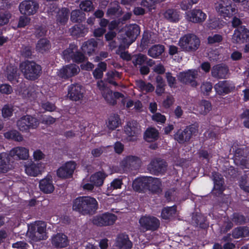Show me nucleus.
<instances>
[{"mask_svg":"<svg viewBox=\"0 0 249 249\" xmlns=\"http://www.w3.org/2000/svg\"><path fill=\"white\" fill-rule=\"evenodd\" d=\"M98 203L95 198L90 196H80L72 202V209L82 214H93L98 209Z\"/></svg>","mask_w":249,"mask_h":249,"instance_id":"1","label":"nucleus"},{"mask_svg":"<svg viewBox=\"0 0 249 249\" xmlns=\"http://www.w3.org/2000/svg\"><path fill=\"white\" fill-rule=\"evenodd\" d=\"M46 225L42 221H36L28 226L26 233L27 238L31 242H35L48 238L46 233Z\"/></svg>","mask_w":249,"mask_h":249,"instance_id":"2","label":"nucleus"},{"mask_svg":"<svg viewBox=\"0 0 249 249\" xmlns=\"http://www.w3.org/2000/svg\"><path fill=\"white\" fill-rule=\"evenodd\" d=\"M122 32L124 33L125 36L119 38L121 40V46L125 49L135 41L140 33V29L138 25L132 24L126 25Z\"/></svg>","mask_w":249,"mask_h":249,"instance_id":"3","label":"nucleus"},{"mask_svg":"<svg viewBox=\"0 0 249 249\" xmlns=\"http://www.w3.org/2000/svg\"><path fill=\"white\" fill-rule=\"evenodd\" d=\"M20 69L24 77L29 80H34L39 76L41 67L33 61H25L20 65Z\"/></svg>","mask_w":249,"mask_h":249,"instance_id":"4","label":"nucleus"},{"mask_svg":"<svg viewBox=\"0 0 249 249\" xmlns=\"http://www.w3.org/2000/svg\"><path fill=\"white\" fill-rule=\"evenodd\" d=\"M178 44L183 51H195L199 46L200 40L195 35L189 34L182 36Z\"/></svg>","mask_w":249,"mask_h":249,"instance_id":"5","label":"nucleus"},{"mask_svg":"<svg viewBox=\"0 0 249 249\" xmlns=\"http://www.w3.org/2000/svg\"><path fill=\"white\" fill-rule=\"evenodd\" d=\"M117 219V217L114 214L107 212L95 215L92 222L98 226H107L113 225Z\"/></svg>","mask_w":249,"mask_h":249,"instance_id":"6","label":"nucleus"},{"mask_svg":"<svg viewBox=\"0 0 249 249\" xmlns=\"http://www.w3.org/2000/svg\"><path fill=\"white\" fill-rule=\"evenodd\" d=\"M38 125L37 119L29 115L22 117L17 122L18 129L22 132H27L30 129H35Z\"/></svg>","mask_w":249,"mask_h":249,"instance_id":"7","label":"nucleus"},{"mask_svg":"<svg viewBox=\"0 0 249 249\" xmlns=\"http://www.w3.org/2000/svg\"><path fill=\"white\" fill-rule=\"evenodd\" d=\"M63 56L68 61L71 59L77 63H82L86 59L83 54L77 51V47L74 44H70L69 48L63 52Z\"/></svg>","mask_w":249,"mask_h":249,"instance_id":"8","label":"nucleus"},{"mask_svg":"<svg viewBox=\"0 0 249 249\" xmlns=\"http://www.w3.org/2000/svg\"><path fill=\"white\" fill-rule=\"evenodd\" d=\"M97 85L103 97L110 104H115L116 103L115 98L122 97V94L119 92H115L113 94L111 90L107 87L105 82L102 80L99 81Z\"/></svg>","mask_w":249,"mask_h":249,"instance_id":"9","label":"nucleus"},{"mask_svg":"<svg viewBox=\"0 0 249 249\" xmlns=\"http://www.w3.org/2000/svg\"><path fill=\"white\" fill-rule=\"evenodd\" d=\"M25 173L31 177H37L42 174L44 169V164L42 162L35 163L33 161L26 162L24 165Z\"/></svg>","mask_w":249,"mask_h":249,"instance_id":"10","label":"nucleus"},{"mask_svg":"<svg viewBox=\"0 0 249 249\" xmlns=\"http://www.w3.org/2000/svg\"><path fill=\"white\" fill-rule=\"evenodd\" d=\"M18 8L21 14L31 16L37 12L39 4L33 0H23L19 4Z\"/></svg>","mask_w":249,"mask_h":249,"instance_id":"11","label":"nucleus"},{"mask_svg":"<svg viewBox=\"0 0 249 249\" xmlns=\"http://www.w3.org/2000/svg\"><path fill=\"white\" fill-rule=\"evenodd\" d=\"M124 132L129 141H136L138 136L141 133L140 126L135 121L128 122L124 127Z\"/></svg>","mask_w":249,"mask_h":249,"instance_id":"12","label":"nucleus"},{"mask_svg":"<svg viewBox=\"0 0 249 249\" xmlns=\"http://www.w3.org/2000/svg\"><path fill=\"white\" fill-rule=\"evenodd\" d=\"M216 11L223 17H230L235 13L236 10L232 8L231 2L229 0H224L216 4Z\"/></svg>","mask_w":249,"mask_h":249,"instance_id":"13","label":"nucleus"},{"mask_svg":"<svg viewBox=\"0 0 249 249\" xmlns=\"http://www.w3.org/2000/svg\"><path fill=\"white\" fill-rule=\"evenodd\" d=\"M234 43H243L249 40V30L245 26H241L236 29L232 37Z\"/></svg>","mask_w":249,"mask_h":249,"instance_id":"14","label":"nucleus"},{"mask_svg":"<svg viewBox=\"0 0 249 249\" xmlns=\"http://www.w3.org/2000/svg\"><path fill=\"white\" fill-rule=\"evenodd\" d=\"M76 164L74 161H70L65 163L57 171L58 177L62 178H71L76 168Z\"/></svg>","mask_w":249,"mask_h":249,"instance_id":"15","label":"nucleus"},{"mask_svg":"<svg viewBox=\"0 0 249 249\" xmlns=\"http://www.w3.org/2000/svg\"><path fill=\"white\" fill-rule=\"evenodd\" d=\"M80 71L78 66L75 64H71L67 65L57 71V75L63 78H68L78 74Z\"/></svg>","mask_w":249,"mask_h":249,"instance_id":"16","label":"nucleus"},{"mask_svg":"<svg viewBox=\"0 0 249 249\" xmlns=\"http://www.w3.org/2000/svg\"><path fill=\"white\" fill-rule=\"evenodd\" d=\"M206 18V14L198 9H194L185 13L186 19L194 23L203 22Z\"/></svg>","mask_w":249,"mask_h":249,"instance_id":"17","label":"nucleus"},{"mask_svg":"<svg viewBox=\"0 0 249 249\" xmlns=\"http://www.w3.org/2000/svg\"><path fill=\"white\" fill-rule=\"evenodd\" d=\"M197 75V71L196 70H188L185 72H181L178 75V79L182 82L186 84H190L193 87L197 85L195 79Z\"/></svg>","mask_w":249,"mask_h":249,"instance_id":"18","label":"nucleus"},{"mask_svg":"<svg viewBox=\"0 0 249 249\" xmlns=\"http://www.w3.org/2000/svg\"><path fill=\"white\" fill-rule=\"evenodd\" d=\"M140 163L139 159L135 156H129L124 158L120 162V165L124 172L138 167Z\"/></svg>","mask_w":249,"mask_h":249,"instance_id":"19","label":"nucleus"},{"mask_svg":"<svg viewBox=\"0 0 249 249\" xmlns=\"http://www.w3.org/2000/svg\"><path fill=\"white\" fill-rule=\"evenodd\" d=\"M68 91V97L71 100L79 101L83 97V89L79 84L71 85L69 87Z\"/></svg>","mask_w":249,"mask_h":249,"instance_id":"20","label":"nucleus"},{"mask_svg":"<svg viewBox=\"0 0 249 249\" xmlns=\"http://www.w3.org/2000/svg\"><path fill=\"white\" fill-rule=\"evenodd\" d=\"M9 156L17 160H27L30 156L29 150L22 146L16 147L10 151Z\"/></svg>","mask_w":249,"mask_h":249,"instance_id":"21","label":"nucleus"},{"mask_svg":"<svg viewBox=\"0 0 249 249\" xmlns=\"http://www.w3.org/2000/svg\"><path fill=\"white\" fill-rule=\"evenodd\" d=\"M214 88L217 93L221 95L230 92L234 88V86L230 81H223L215 84Z\"/></svg>","mask_w":249,"mask_h":249,"instance_id":"22","label":"nucleus"},{"mask_svg":"<svg viewBox=\"0 0 249 249\" xmlns=\"http://www.w3.org/2000/svg\"><path fill=\"white\" fill-rule=\"evenodd\" d=\"M115 245L118 249H130L132 245L128 235L123 233L118 235L116 239Z\"/></svg>","mask_w":249,"mask_h":249,"instance_id":"23","label":"nucleus"},{"mask_svg":"<svg viewBox=\"0 0 249 249\" xmlns=\"http://www.w3.org/2000/svg\"><path fill=\"white\" fill-rule=\"evenodd\" d=\"M52 244L56 248H64L68 245V240L66 235L57 233L52 237Z\"/></svg>","mask_w":249,"mask_h":249,"instance_id":"24","label":"nucleus"},{"mask_svg":"<svg viewBox=\"0 0 249 249\" xmlns=\"http://www.w3.org/2000/svg\"><path fill=\"white\" fill-rule=\"evenodd\" d=\"M139 223L142 231L150 230L154 228L156 219L153 216H144L140 218Z\"/></svg>","mask_w":249,"mask_h":249,"instance_id":"25","label":"nucleus"},{"mask_svg":"<svg viewBox=\"0 0 249 249\" xmlns=\"http://www.w3.org/2000/svg\"><path fill=\"white\" fill-rule=\"evenodd\" d=\"M228 72V67L224 65L214 66L212 70V76L218 78H225Z\"/></svg>","mask_w":249,"mask_h":249,"instance_id":"26","label":"nucleus"},{"mask_svg":"<svg viewBox=\"0 0 249 249\" xmlns=\"http://www.w3.org/2000/svg\"><path fill=\"white\" fill-rule=\"evenodd\" d=\"M192 127L186 128L183 131H178L175 135V139L181 143L189 141L192 134Z\"/></svg>","mask_w":249,"mask_h":249,"instance_id":"27","label":"nucleus"},{"mask_svg":"<svg viewBox=\"0 0 249 249\" xmlns=\"http://www.w3.org/2000/svg\"><path fill=\"white\" fill-rule=\"evenodd\" d=\"M9 154L1 153L0 154V172L5 173L11 169L12 166L9 162Z\"/></svg>","mask_w":249,"mask_h":249,"instance_id":"28","label":"nucleus"},{"mask_svg":"<svg viewBox=\"0 0 249 249\" xmlns=\"http://www.w3.org/2000/svg\"><path fill=\"white\" fill-rule=\"evenodd\" d=\"M39 188L40 190L46 194H49L54 190V186L52 180L50 177L42 179L39 182Z\"/></svg>","mask_w":249,"mask_h":249,"instance_id":"29","label":"nucleus"},{"mask_svg":"<svg viewBox=\"0 0 249 249\" xmlns=\"http://www.w3.org/2000/svg\"><path fill=\"white\" fill-rule=\"evenodd\" d=\"M57 12L56 16V23L59 26H62L68 21L69 16V11L65 8H63Z\"/></svg>","mask_w":249,"mask_h":249,"instance_id":"30","label":"nucleus"},{"mask_svg":"<svg viewBox=\"0 0 249 249\" xmlns=\"http://www.w3.org/2000/svg\"><path fill=\"white\" fill-rule=\"evenodd\" d=\"M107 175L102 171L96 172L90 177V182L93 183L95 186H101L104 183V179Z\"/></svg>","mask_w":249,"mask_h":249,"instance_id":"31","label":"nucleus"},{"mask_svg":"<svg viewBox=\"0 0 249 249\" xmlns=\"http://www.w3.org/2000/svg\"><path fill=\"white\" fill-rule=\"evenodd\" d=\"M17 93L21 95L22 97L28 99L31 101L35 99L36 97V92H35V90L32 88L27 89L24 87L17 90Z\"/></svg>","mask_w":249,"mask_h":249,"instance_id":"32","label":"nucleus"},{"mask_svg":"<svg viewBox=\"0 0 249 249\" xmlns=\"http://www.w3.org/2000/svg\"><path fill=\"white\" fill-rule=\"evenodd\" d=\"M163 15L166 19L173 22L178 21L181 18L179 12L174 9H168L163 13Z\"/></svg>","mask_w":249,"mask_h":249,"instance_id":"33","label":"nucleus"},{"mask_svg":"<svg viewBox=\"0 0 249 249\" xmlns=\"http://www.w3.org/2000/svg\"><path fill=\"white\" fill-rule=\"evenodd\" d=\"M97 45L96 41L94 39H91L85 42L82 46L81 49L82 51L87 53L88 54L90 55L94 52L95 48Z\"/></svg>","mask_w":249,"mask_h":249,"instance_id":"34","label":"nucleus"},{"mask_svg":"<svg viewBox=\"0 0 249 249\" xmlns=\"http://www.w3.org/2000/svg\"><path fill=\"white\" fill-rule=\"evenodd\" d=\"M51 45L49 41L45 38L39 40L36 45V51L40 53H44L49 50Z\"/></svg>","mask_w":249,"mask_h":249,"instance_id":"35","label":"nucleus"},{"mask_svg":"<svg viewBox=\"0 0 249 249\" xmlns=\"http://www.w3.org/2000/svg\"><path fill=\"white\" fill-rule=\"evenodd\" d=\"M212 109L211 103L206 100L201 101L197 107V110L202 115H206Z\"/></svg>","mask_w":249,"mask_h":249,"instance_id":"36","label":"nucleus"},{"mask_svg":"<svg viewBox=\"0 0 249 249\" xmlns=\"http://www.w3.org/2000/svg\"><path fill=\"white\" fill-rule=\"evenodd\" d=\"M121 124L120 119L118 115H111L108 119L107 125L109 129L114 130Z\"/></svg>","mask_w":249,"mask_h":249,"instance_id":"37","label":"nucleus"},{"mask_svg":"<svg viewBox=\"0 0 249 249\" xmlns=\"http://www.w3.org/2000/svg\"><path fill=\"white\" fill-rule=\"evenodd\" d=\"M145 180L144 177L136 178L133 182V189L140 193L145 191Z\"/></svg>","mask_w":249,"mask_h":249,"instance_id":"38","label":"nucleus"},{"mask_svg":"<svg viewBox=\"0 0 249 249\" xmlns=\"http://www.w3.org/2000/svg\"><path fill=\"white\" fill-rule=\"evenodd\" d=\"M5 75L7 77L8 80L11 82L16 80L18 76L17 67L12 65L7 66L5 71Z\"/></svg>","mask_w":249,"mask_h":249,"instance_id":"39","label":"nucleus"},{"mask_svg":"<svg viewBox=\"0 0 249 249\" xmlns=\"http://www.w3.org/2000/svg\"><path fill=\"white\" fill-rule=\"evenodd\" d=\"M143 138L148 142H154L156 140V129L148 127L144 133Z\"/></svg>","mask_w":249,"mask_h":249,"instance_id":"40","label":"nucleus"},{"mask_svg":"<svg viewBox=\"0 0 249 249\" xmlns=\"http://www.w3.org/2000/svg\"><path fill=\"white\" fill-rule=\"evenodd\" d=\"M176 213V207H168L162 209L161 215L163 219H168L173 217L175 215Z\"/></svg>","mask_w":249,"mask_h":249,"instance_id":"41","label":"nucleus"},{"mask_svg":"<svg viewBox=\"0 0 249 249\" xmlns=\"http://www.w3.org/2000/svg\"><path fill=\"white\" fill-rule=\"evenodd\" d=\"M213 176L214 184V189L219 190L220 192H222L223 191L222 187L224 181L221 175L218 173L214 172L213 173Z\"/></svg>","mask_w":249,"mask_h":249,"instance_id":"42","label":"nucleus"},{"mask_svg":"<svg viewBox=\"0 0 249 249\" xmlns=\"http://www.w3.org/2000/svg\"><path fill=\"white\" fill-rule=\"evenodd\" d=\"M145 191L154 193L156 189V179L151 177H144Z\"/></svg>","mask_w":249,"mask_h":249,"instance_id":"43","label":"nucleus"},{"mask_svg":"<svg viewBox=\"0 0 249 249\" xmlns=\"http://www.w3.org/2000/svg\"><path fill=\"white\" fill-rule=\"evenodd\" d=\"M249 235V229L246 227L236 228L232 232V236L235 238L246 237Z\"/></svg>","mask_w":249,"mask_h":249,"instance_id":"44","label":"nucleus"},{"mask_svg":"<svg viewBox=\"0 0 249 249\" xmlns=\"http://www.w3.org/2000/svg\"><path fill=\"white\" fill-rule=\"evenodd\" d=\"M4 135L6 138L14 140L16 141L21 142L23 140L22 136L16 130L7 132L4 133Z\"/></svg>","mask_w":249,"mask_h":249,"instance_id":"45","label":"nucleus"},{"mask_svg":"<svg viewBox=\"0 0 249 249\" xmlns=\"http://www.w3.org/2000/svg\"><path fill=\"white\" fill-rule=\"evenodd\" d=\"M224 22L220 20L217 18L210 19L207 23V26L211 29H216L221 28L223 26Z\"/></svg>","mask_w":249,"mask_h":249,"instance_id":"46","label":"nucleus"},{"mask_svg":"<svg viewBox=\"0 0 249 249\" xmlns=\"http://www.w3.org/2000/svg\"><path fill=\"white\" fill-rule=\"evenodd\" d=\"M137 85L143 92L152 91L154 89V87L151 84H146L142 81L138 82Z\"/></svg>","mask_w":249,"mask_h":249,"instance_id":"47","label":"nucleus"},{"mask_svg":"<svg viewBox=\"0 0 249 249\" xmlns=\"http://www.w3.org/2000/svg\"><path fill=\"white\" fill-rule=\"evenodd\" d=\"M33 158L35 161H41L45 159L46 155L40 149H37L33 151Z\"/></svg>","mask_w":249,"mask_h":249,"instance_id":"48","label":"nucleus"},{"mask_svg":"<svg viewBox=\"0 0 249 249\" xmlns=\"http://www.w3.org/2000/svg\"><path fill=\"white\" fill-rule=\"evenodd\" d=\"M84 15L79 10H73L71 13V19L73 22H78L84 18Z\"/></svg>","mask_w":249,"mask_h":249,"instance_id":"49","label":"nucleus"},{"mask_svg":"<svg viewBox=\"0 0 249 249\" xmlns=\"http://www.w3.org/2000/svg\"><path fill=\"white\" fill-rule=\"evenodd\" d=\"M240 186L244 191L249 192V173L242 178L240 181Z\"/></svg>","mask_w":249,"mask_h":249,"instance_id":"50","label":"nucleus"},{"mask_svg":"<svg viewBox=\"0 0 249 249\" xmlns=\"http://www.w3.org/2000/svg\"><path fill=\"white\" fill-rule=\"evenodd\" d=\"M80 8L84 11H90L93 9L92 3L91 0H85L82 1L80 5Z\"/></svg>","mask_w":249,"mask_h":249,"instance_id":"51","label":"nucleus"},{"mask_svg":"<svg viewBox=\"0 0 249 249\" xmlns=\"http://www.w3.org/2000/svg\"><path fill=\"white\" fill-rule=\"evenodd\" d=\"M166 163L164 160H157V176L164 173L166 170Z\"/></svg>","mask_w":249,"mask_h":249,"instance_id":"52","label":"nucleus"},{"mask_svg":"<svg viewBox=\"0 0 249 249\" xmlns=\"http://www.w3.org/2000/svg\"><path fill=\"white\" fill-rule=\"evenodd\" d=\"M118 3L114 1L111 3V6L109 7L107 11V15L108 17H112L115 16L117 11L119 10Z\"/></svg>","mask_w":249,"mask_h":249,"instance_id":"53","label":"nucleus"},{"mask_svg":"<svg viewBox=\"0 0 249 249\" xmlns=\"http://www.w3.org/2000/svg\"><path fill=\"white\" fill-rule=\"evenodd\" d=\"M122 185V181L119 179H114L110 184V186L107 187L108 192H111L114 189H120Z\"/></svg>","mask_w":249,"mask_h":249,"instance_id":"54","label":"nucleus"},{"mask_svg":"<svg viewBox=\"0 0 249 249\" xmlns=\"http://www.w3.org/2000/svg\"><path fill=\"white\" fill-rule=\"evenodd\" d=\"M11 15L9 12L0 13V26H2L8 23Z\"/></svg>","mask_w":249,"mask_h":249,"instance_id":"55","label":"nucleus"},{"mask_svg":"<svg viewBox=\"0 0 249 249\" xmlns=\"http://www.w3.org/2000/svg\"><path fill=\"white\" fill-rule=\"evenodd\" d=\"M107 80L109 83H111L113 85H116V83L114 82L112 79H115L116 78L120 77V74L118 72L114 71H108L107 73Z\"/></svg>","mask_w":249,"mask_h":249,"instance_id":"56","label":"nucleus"},{"mask_svg":"<svg viewBox=\"0 0 249 249\" xmlns=\"http://www.w3.org/2000/svg\"><path fill=\"white\" fill-rule=\"evenodd\" d=\"M13 92V88L7 84L0 85V92L3 94H10Z\"/></svg>","mask_w":249,"mask_h":249,"instance_id":"57","label":"nucleus"},{"mask_svg":"<svg viewBox=\"0 0 249 249\" xmlns=\"http://www.w3.org/2000/svg\"><path fill=\"white\" fill-rule=\"evenodd\" d=\"M212 88V85L210 82H204L201 86V90L204 94L207 95L211 91Z\"/></svg>","mask_w":249,"mask_h":249,"instance_id":"58","label":"nucleus"},{"mask_svg":"<svg viewBox=\"0 0 249 249\" xmlns=\"http://www.w3.org/2000/svg\"><path fill=\"white\" fill-rule=\"evenodd\" d=\"M164 82L160 76L157 77V94L160 93L164 91Z\"/></svg>","mask_w":249,"mask_h":249,"instance_id":"59","label":"nucleus"},{"mask_svg":"<svg viewBox=\"0 0 249 249\" xmlns=\"http://www.w3.org/2000/svg\"><path fill=\"white\" fill-rule=\"evenodd\" d=\"M13 109L12 107L5 106L2 109V114L4 118H8L12 116Z\"/></svg>","mask_w":249,"mask_h":249,"instance_id":"60","label":"nucleus"},{"mask_svg":"<svg viewBox=\"0 0 249 249\" xmlns=\"http://www.w3.org/2000/svg\"><path fill=\"white\" fill-rule=\"evenodd\" d=\"M146 57L142 54H140L135 57L133 60V63L135 65H142L145 61Z\"/></svg>","mask_w":249,"mask_h":249,"instance_id":"61","label":"nucleus"},{"mask_svg":"<svg viewBox=\"0 0 249 249\" xmlns=\"http://www.w3.org/2000/svg\"><path fill=\"white\" fill-rule=\"evenodd\" d=\"M30 18L27 17L21 16L19 19L18 27H24L30 23Z\"/></svg>","mask_w":249,"mask_h":249,"instance_id":"62","label":"nucleus"},{"mask_svg":"<svg viewBox=\"0 0 249 249\" xmlns=\"http://www.w3.org/2000/svg\"><path fill=\"white\" fill-rule=\"evenodd\" d=\"M156 0H143L142 5L148 8L149 10L155 9Z\"/></svg>","mask_w":249,"mask_h":249,"instance_id":"63","label":"nucleus"},{"mask_svg":"<svg viewBox=\"0 0 249 249\" xmlns=\"http://www.w3.org/2000/svg\"><path fill=\"white\" fill-rule=\"evenodd\" d=\"M222 36L220 35H214L212 36H209L208 41L209 43L213 44L218 43L222 41Z\"/></svg>","mask_w":249,"mask_h":249,"instance_id":"64","label":"nucleus"}]
</instances>
